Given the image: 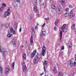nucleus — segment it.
<instances>
[{"instance_id":"obj_1","label":"nucleus","mask_w":76,"mask_h":76,"mask_svg":"<svg viewBox=\"0 0 76 76\" xmlns=\"http://www.w3.org/2000/svg\"><path fill=\"white\" fill-rule=\"evenodd\" d=\"M66 27V25L65 24H64L63 25L62 27L60 29L59 34H60L61 41V39L62 38V35H63L62 31H63L64 32H67V31H68V29L67 28L65 29Z\"/></svg>"},{"instance_id":"obj_2","label":"nucleus","mask_w":76,"mask_h":76,"mask_svg":"<svg viewBox=\"0 0 76 76\" xmlns=\"http://www.w3.org/2000/svg\"><path fill=\"white\" fill-rule=\"evenodd\" d=\"M0 53H2V56L4 57H5L7 54V52L5 48H2L0 45Z\"/></svg>"},{"instance_id":"obj_3","label":"nucleus","mask_w":76,"mask_h":76,"mask_svg":"<svg viewBox=\"0 0 76 76\" xmlns=\"http://www.w3.org/2000/svg\"><path fill=\"white\" fill-rule=\"evenodd\" d=\"M46 53V47H45V46H43L42 49L41 54L43 56H44Z\"/></svg>"},{"instance_id":"obj_4","label":"nucleus","mask_w":76,"mask_h":76,"mask_svg":"<svg viewBox=\"0 0 76 76\" xmlns=\"http://www.w3.org/2000/svg\"><path fill=\"white\" fill-rule=\"evenodd\" d=\"M9 10H10V9L9 8L8 9L7 11H6L5 12L3 16V18H7V16H8L10 15V12H9Z\"/></svg>"},{"instance_id":"obj_5","label":"nucleus","mask_w":76,"mask_h":76,"mask_svg":"<svg viewBox=\"0 0 76 76\" xmlns=\"http://www.w3.org/2000/svg\"><path fill=\"white\" fill-rule=\"evenodd\" d=\"M23 72H26V71L27 70V68H26V66L25 64V62H23Z\"/></svg>"},{"instance_id":"obj_6","label":"nucleus","mask_w":76,"mask_h":76,"mask_svg":"<svg viewBox=\"0 0 76 76\" xmlns=\"http://www.w3.org/2000/svg\"><path fill=\"white\" fill-rule=\"evenodd\" d=\"M56 12L60 13V12L63 11L62 8L61 7H59L56 8Z\"/></svg>"},{"instance_id":"obj_7","label":"nucleus","mask_w":76,"mask_h":76,"mask_svg":"<svg viewBox=\"0 0 76 76\" xmlns=\"http://www.w3.org/2000/svg\"><path fill=\"white\" fill-rule=\"evenodd\" d=\"M73 15H74V16H75V14H73V11L71 10L70 12V13L68 15V17L69 18L71 19V18H72L73 17Z\"/></svg>"},{"instance_id":"obj_8","label":"nucleus","mask_w":76,"mask_h":76,"mask_svg":"<svg viewBox=\"0 0 76 76\" xmlns=\"http://www.w3.org/2000/svg\"><path fill=\"white\" fill-rule=\"evenodd\" d=\"M10 32L12 33L13 35L16 34V32H15V31L13 29V28H12V27H10Z\"/></svg>"},{"instance_id":"obj_9","label":"nucleus","mask_w":76,"mask_h":76,"mask_svg":"<svg viewBox=\"0 0 76 76\" xmlns=\"http://www.w3.org/2000/svg\"><path fill=\"white\" fill-rule=\"evenodd\" d=\"M68 64L70 66H73V62L71 60H69V61Z\"/></svg>"},{"instance_id":"obj_10","label":"nucleus","mask_w":76,"mask_h":76,"mask_svg":"<svg viewBox=\"0 0 76 76\" xmlns=\"http://www.w3.org/2000/svg\"><path fill=\"white\" fill-rule=\"evenodd\" d=\"M39 59H37V58H35L34 59L33 63L34 64H37L38 62Z\"/></svg>"},{"instance_id":"obj_11","label":"nucleus","mask_w":76,"mask_h":76,"mask_svg":"<svg viewBox=\"0 0 76 76\" xmlns=\"http://www.w3.org/2000/svg\"><path fill=\"white\" fill-rule=\"evenodd\" d=\"M30 44L31 45H34V42H33V36L31 35L30 39Z\"/></svg>"},{"instance_id":"obj_12","label":"nucleus","mask_w":76,"mask_h":76,"mask_svg":"<svg viewBox=\"0 0 76 76\" xmlns=\"http://www.w3.org/2000/svg\"><path fill=\"white\" fill-rule=\"evenodd\" d=\"M35 58H37L38 60L40 59L41 58V55L40 53H38L37 55V57Z\"/></svg>"},{"instance_id":"obj_13","label":"nucleus","mask_w":76,"mask_h":76,"mask_svg":"<svg viewBox=\"0 0 76 76\" xmlns=\"http://www.w3.org/2000/svg\"><path fill=\"white\" fill-rule=\"evenodd\" d=\"M12 42L14 47H16V40L14 39H13L12 41Z\"/></svg>"},{"instance_id":"obj_14","label":"nucleus","mask_w":76,"mask_h":76,"mask_svg":"<svg viewBox=\"0 0 76 76\" xmlns=\"http://www.w3.org/2000/svg\"><path fill=\"white\" fill-rule=\"evenodd\" d=\"M37 53V51L36 50H34L33 52L31 55V58H33V57H34V56H35V53Z\"/></svg>"},{"instance_id":"obj_15","label":"nucleus","mask_w":76,"mask_h":76,"mask_svg":"<svg viewBox=\"0 0 76 76\" xmlns=\"http://www.w3.org/2000/svg\"><path fill=\"white\" fill-rule=\"evenodd\" d=\"M12 4L13 5V6L15 7H16V8L18 7V5L16 4V1H13L12 2Z\"/></svg>"},{"instance_id":"obj_16","label":"nucleus","mask_w":76,"mask_h":76,"mask_svg":"<svg viewBox=\"0 0 76 76\" xmlns=\"http://www.w3.org/2000/svg\"><path fill=\"white\" fill-rule=\"evenodd\" d=\"M10 70V69H9L8 68H6L5 72V75H7L8 73H9V71Z\"/></svg>"},{"instance_id":"obj_17","label":"nucleus","mask_w":76,"mask_h":76,"mask_svg":"<svg viewBox=\"0 0 76 76\" xmlns=\"http://www.w3.org/2000/svg\"><path fill=\"white\" fill-rule=\"evenodd\" d=\"M72 42H70V41H69L68 42V43L67 44V45L69 47V48H70L71 47H72Z\"/></svg>"},{"instance_id":"obj_18","label":"nucleus","mask_w":76,"mask_h":76,"mask_svg":"<svg viewBox=\"0 0 76 76\" xmlns=\"http://www.w3.org/2000/svg\"><path fill=\"white\" fill-rule=\"evenodd\" d=\"M34 12H37L38 10L37 9V5L34 6Z\"/></svg>"},{"instance_id":"obj_19","label":"nucleus","mask_w":76,"mask_h":76,"mask_svg":"<svg viewBox=\"0 0 76 76\" xmlns=\"http://www.w3.org/2000/svg\"><path fill=\"white\" fill-rule=\"evenodd\" d=\"M42 35L43 36H45L46 35V32L45 31H42Z\"/></svg>"},{"instance_id":"obj_20","label":"nucleus","mask_w":76,"mask_h":76,"mask_svg":"<svg viewBox=\"0 0 76 76\" xmlns=\"http://www.w3.org/2000/svg\"><path fill=\"white\" fill-rule=\"evenodd\" d=\"M26 53H24L23 54V60H26Z\"/></svg>"},{"instance_id":"obj_21","label":"nucleus","mask_w":76,"mask_h":76,"mask_svg":"<svg viewBox=\"0 0 76 76\" xmlns=\"http://www.w3.org/2000/svg\"><path fill=\"white\" fill-rule=\"evenodd\" d=\"M31 31L32 34H33L32 33H33V32L34 31V28H33V27H31Z\"/></svg>"},{"instance_id":"obj_22","label":"nucleus","mask_w":76,"mask_h":76,"mask_svg":"<svg viewBox=\"0 0 76 76\" xmlns=\"http://www.w3.org/2000/svg\"><path fill=\"white\" fill-rule=\"evenodd\" d=\"M76 25V24H74L72 25L71 28L72 29H75V26Z\"/></svg>"},{"instance_id":"obj_23","label":"nucleus","mask_w":76,"mask_h":76,"mask_svg":"<svg viewBox=\"0 0 76 76\" xmlns=\"http://www.w3.org/2000/svg\"><path fill=\"white\" fill-rule=\"evenodd\" d=\"M11 67L13 69H14V67H15V63L13 62L11 64Z\"/></svg>"},{"instance_id":"obj_24","label":"nucleus","mask_w":76,"mask_h":76,"mask_svg":"<svg viewBox=\"0 0 76 76\" xmlns=\"http://www.w3.org/2000/svg\"><path fill=\"white\" fill-rule=\"evenodd\" d=\"M29 18L30 20H31L32 19V14H31L29 15Z\"/></svg>"},{"instance_id":"obj_25","label":"nucleus","mask_w":76,"mask_h":76,"mask_svg":"<svg viewBox=\"0 0 76 76\" xmlns=\"http://www.w3.org/2000/svg\"><path fill=\"white\" fill-rule=\"evenodd\" d=\"M0 71L1 73H3V69L1 66H0Z\"/></svg>"},{"instance_id":"obj_26","label":"nucleus","mask_w":76,"mask_h":76,"mask_svg":"<svg viewBox=\"0 0 76 76\" xmlns=\"http://www.w3.org/2000/svg\"><path fill=\"white\" fill-rule=\"evenodd\" d=\"M58 76H63V74L62 73H61V72H59V73H58Z\"/></svg>"},{"instance_id":"obj_27","label":"nucleus","mask_w":76,"mask_h":76,"mask_svg":"<svg viewBox=\"0 0 76 76\" xmlns=\"http://www.w3.org/2000/svg\"><path fill=\"white\" fill-rule=\"evenodd\" d=\"M64 16L65 17H67L68 16H69V14H68L67 12H66L64 14Z\"/></svg>"},{"instance_id":"obj_28","label":"nucleus","mask_w":76,"mask_h":76,"mask_svg":"<svg viewBox=\"0 0 76 76\" xmlns=\"http://www.w3.org/2000/svg\"><path fill=\"white\" fill-rule=\"evenodd\" d=\"M48 64V61H44V64H45V65H47Z\"/></svg>"},{"instance_id":"obj_29","label":"nucleus","mask_w":76,"mask_h":76,"mask_svg":"<svg viewBox=\"0 0 76 76\" xmlns=\"http://www.w3.org/2000/svg\"><path fill=\"white\" fill-rule=\"evenodd\" d=\"M5 26L6 28H9V24L8 23L6 24L5 25Z\"/></svg>"},{"instance_id":"obj_30","label":"nucleus","mask_w":76,"mask_h":76,"mask_svg":"<svg viewBox=\"0 0 76 76\" xmlns=\"http://www.w3.org/2000/svg\"><path fill=\"white\" fill-rule=\"evenodd\" d=\"M64 4H65V1H63L62 2H61V4H62V6L64 5Z\"/></svg>"},{"instance_id":"obj_31","label":"nucleus","mask_w":76,"mask_h":76,"mask_svg":"<svg viewBox=\"0 0 76 76\" xmlns=\"http://www.w3.org/2000/svg\"><path fill=\"white\" fill-rule=\"evenodd\" d=\"M58 22V20L57 19L55 23V24L56 25L57 24V23Z\"/></svg>"},{"instance_id":"obj_32","label":"nucleus","mask_w":76,"mask_h":76,"mask_svg":"<svg viewBox=\"0 0 76 76\" xmlns=\"http://www.w3.org/2000/svg\"><path fill=\"white\" fill-rule=\"evenodd\" d=\"M51 7L53 9H56V7L53 5H52Z\"/></svg>"},{"instance_id":"obj_33","label":"nucleus","mask_w":76,"mask_h":76,"mask_svg":"<svg viewBox=\"0 0 76 76\" xmlns=\"http://www.w3.org/2000/svg\"><path fill=\"white\" fill-rule=\"evenodd\" d=\"M9 34L7 35V38H10V33H9V31H8Z\"/></svg>"},{"instance_id":"obj_34","label":"nucleus","mask_w":76,"mask_h":76,"mask_svg":"<svg viewBox=\"0 0 76 76\" xmlns=\"http://www.w3.org/2000/svg\"><path fill=\"white\" fill-rule=\"evenodd\" d=\"M53 71H54L55 73H57V69H54L53 70Z\"/></svg>"},{"instance_id":"obj_35","label":"nucleus","mask_w":76,"mask_h":76,"mask_svg":"<svg viewBox=\"0 0 76 76\" xmlns=\"http://www.w3.org/2000/svg\"><path fill=\"white\" fill-rule=\"evenodd\" d=\"M69 9L67 8L65 10V11H66V12H68V11H69Z\"/></svg>"},{"instance_id":"obj_36","label":"nucleus","mask_w":76,"mask_h":76,"mask_svg":"<svg viewBox=\"0 0 76 76\" xmlns=\"http://www.w3.org/2000/svg\"><path fill=\"white\" fill-rule=\"evenodd\" d=\"M14 28L15 29H16L17 28V25L16 24H15L14 25Z\"/></svg>"},{"instance_id":"obj_37","label":"nucleus","mask_w":76,"mask_h":76,"mask_svg":"<svg viewBox=\"0 0 76 76\" xmlns=\"http://www.w3.org/2000/svg\"><path fill=\"white\" fill-rule=\"evenodd\" d=\"M45 20H46V21H48V20H49V18H45Z\"/></svg>"},{"instance_id":"obj_38","label":"nucleus","mask_w":76,"mask_h":76,"mask_svg":"<svg viewBox=\"0 0 76 76\" xmlns=\"http://www.w3.org/2000/svg\"><path fill=\"white\" fill-rule=\"evenodd\" d=\"M2 6H3V7H6V4H2Z\"/></svg>"},{"instance_id":"obj_39","label":"nucleus","mask_w":76,"mask_h":76,"mask_svg":"<svg viewBox=\"0 0 76 76\" xmlns=\"http://www.w3.org/2000/svg\"><path fill=\"white\" fill-rule=\"evenodd\" d=\"M3 9H4V8H3V7H1L0 8V11H2V10H3Z\"/></svg>"},{"instance_id":"obj_40","label":"nucleus","mask_w":76,"mask_h":76,"mask_svg":"<svg viewBox=\"0 0 76 76\" xmlns=\"http://www.w3.org/2000/svg\"><path fill=\"white\" fill-rule=\"evenodd\" d=\"M35 4L36 5V6H37V0H36L35 1Z\"/></svg>"},{"instance_id":"obj_41","label":"nucleus","mask_w":76,"mask_h":76,"mask_svg":"<svg viewBox=\"0 0 76 76\" xmlns=\"http://www.w3.org/2000/svg\"><path fill=\"white\" fill-rule=\"evenodd\" d=\"M64 49V46H63L61 48V50H63Z\"/></svg>"},{"instance_id":"obj_42","label":"nucleus","mask_w":76,"mask_h":76,"mask_svg":"<svg viewBox=\"0 0 76 76\" xmlns=\"http://www.w3.org/2000/svg\"><path fill=\"white\" fill-rule=\"evenodd\" d=\"M76 62H75L74 63H73V66H76Z\"/></svg>"},{"instance_id":"obj_43","label":"nucleus","mask_w":76,"mask_h":76,"mask_svg":"<svg viewBox=\"0 0 76 76\" xmlns=\"http://www.w3.org/2000/svg\"><path fill=\"white\" fill-rule=\"evenodd\" d=\"M44 75V72H42V73L41 74H39V76H41L42 75Z\"/></svg>"},{"instance_id":"obj_44","label":"nucleus","mask_w":76,"mask_h":76,"mask_svg":"<svg viewBox=\"0 0 76 76\" xmlns=\"http://www.w3.org/2000/svg\"><path fill=\"white\" fill-rule=\"evenodd\" d=\"M57 27H55L54 28V31H57Z\"/></svg>"},{"instance_id":"obj_45","label":"nucleus","mask_w":76,"mask_h":76,"mask_svg":"<svg viewBox=\"0 0 76 76\" xmlns=\"http://www.w3.org/2000/svg\"><path fill=\"white\" fill-rule=\"evenodd\" d=\"M69 8H70V9H72V8H73V7L72 6H69Z\"/></svg>"},{"instance_id":"obj_46","label":"nucleus","mask_w":76,"mask_h":76,"mask_svg":"<svg viewBox=\"0 0 76 76\" xmlns=\"http://www.w3.org/2000/svg\"><path fill=\"white\" fill-rule=\"evenodd\" d=\"M44 70L45 72V71H46V70L45 69V66H44Z\"/></svg>"},{"instance_id":"obj_47","label":"nucleus","mask_w":76,"mask_h":76,"mask_svg":"<svg viewBox=\"0 0 76 76\" xmlns=\"http://www.w3.org/2000/svg\"><path fill=\"white\" fill-rule=\"evenodd\" d=\"M45 23H44V24H43L42 25V27H44L45 26Z\"/></svg>"},{"instance_id":"obj_48","label":"nucleus","mask_w":76,"mask_h":76,"mask_svg":"<svg viewBox=\"0 0 76 76\" xmlns=\"http://www.w3.org/2000/svg\"><path fill=\"white\" fill-rule=\"evenodd\" d=\"M13 36V34H10V38L11 37H12Z\"/></svg>"},{"instance_id":"obj_49","label":"nucleus","mask_w":76,"mask_h":76,"mask_svg":"<svg viewBox=\"0 0 76 76\" xmlns=\"http://www.w3.org/2000/svg\"><path fill=\"white\" fill-rule=\"evenodd\" d=\"M21 31H22V28H20V30H19V32H21Z\"/></svg>"},{"instance_id":"obj_50","label":"nucleus","mask_w":76,"mask_h":76,"mask_svg":"<svg viewBox=\"0 0 76 76\" xmlns=\"http://www.w3.org/2000/svg\"><path fill=\"white\" fill-rule=\"evenodd\" d=\"M35 28L37 29H38V27L37 26H36L35 27Z\"/></svg>"},{"instance_id":"obj_51","label":"nucleus","mask_w":76,"mask_h":76,"mask_svg":"<svg viewBox=\"0 0 76 76\" xmlns=\"http://www.w3.org/2000/svg\"><path fill=\"white\" fill-rule=\"evenodd\" d=\"M17 2H20V0H16Z\"/></svg>"},{"instance_id":"obj_52","label":"nucleus","mask_w":76,"mask_h":76,"mask_svg":"<svg viewBox=\"0 0 76 76\" xmlns=\"http://www.w3.org/2000/svg\"><path fill=\"white\" fill-rule=\"evenodd\" d=\"M39 25V24L38 23H37V26H38Z\"/></svg>"},{"instance_id":"obj_53","label":"nucleus","mask_w":76,"mask_h":76,"mask_svg":"<svg viewBox=\"0 0 76 76\" xmlns=\"http://www.w3.org/2000/svg\"><path fill=\"white\" fill-rule=\"evenodd\" d=\"M72 75L74 76L75 75V73H73L72 74Z\"/></svg>"},{"instance_id":"obj_54","label":"nucleus","mask_w":76,"mask_h":76,"mask_svg":"<svg viewBox=\"0 0 76 76\" xmlns=\"http://www.w3.org/2000/svg\"><path fill=\"white\" fill-rule=\"evenodd\" d=\"M53 69H54V70H56V67H54Z\"/></svg>"},{"instance_id":"obj_55","label":"nucleus","mask_w":76,"mask_h":76,"mask_svg":"<svg viewBox=\"0 0 76 76\" xmlns=\"http://www.w3.org/2000/svg\"><path fill=\"white\" fill-rule=\"evenodd\" d=\"M75 60H76V55H75Z\"/></svg>"},{"instance_id":"obj_56","label":"nucleus","mask_w":76,"mask_h":76,"mask_svg":"<svg viewBox=\"0 0 76 76\" xmlns=\"http://www.w3.org/2000/svg\"><path fill=\"white\" fill-rule=\"evenodd\" d=\"M38 50H40L41 49V48H40V47H39V48H38Z\"/></svg>"},{"instance_id":"obj_57","label":"nucleus","mask_w":76,"mask_h":76,"mask_svg":"<svg viewBox=\"0 0 76 76\" xmlns=\"http://www.w3.org/2000/svg\"><path fill=\"white\" fill-rule=\"evenodd\" d=\"M44 3H43L42 4V6H44Z\"/></svg>"},{"instance_id":"obj_58","label":"nucleus","mask_w":76,"mask_h":76,"mask_svg":"<svg viewBox=\"0 0 76 76\" xmlns=\"http://www.w3.org/2000/svg\"><path fill=\"white\" fill-rule=\"evenodd\" d=\"M24 47V46H22V48H23Z\"/></svg>"},{"instance_id":"obj_59","label":"nucleus","mask_w":76,"mask_h":76,"mask_svg":"<svg viewBox=\"0 0 76 76\" xmlns=\"http://www.w3.org/2000/svg\"><path fill=\"white\" fill-rule=\"evenodd\" d=\"M75 34H76V31L75 32Z\"/></svg>"},{"instance_id":"obj_60","label":"nucleus","mask_w":76,"mask_h":76,"mask_svg":"<svg viewBox=\"0 0 76 76\" xmlns=\"http://www.w3.org/2000/svg\"><path fill=\"white\" fill-rule=\"evenodd\" d=\"M37 15H38V16H39V14H37Z\"/></svg>"},{"instance_id":"obj_61","label":"nucleus","mask_w":76,"mask_h":76,"mask_svg":"<svg viewBox=\"0 0 76 76\" xmlns=\"http://www.w3.org/2000/svg\"><path fill=\"white\" fill-rule=\"evenodd\" d=\"M49 76H52V75H50Z\"/></svg>"},{"instance_id":"obj_62","label":"nucleus","mask_w":76,"mask_h":76,"mask_svg":"<svg viewBox=\"0 0 76 76\" xmlns=\"http://www.w3.org/2000/svg\"><path fill=\"white\" fill-rule=\"evenodd\" d=\"M60 54H61V53H60Z\"/></svg>"},{"instance_id":"obj_63","label":"nucleus","mask_w":76,"mask_h":76,"mask_svg":"<svg viewBox=\"0 0 76 76\" xmlns=\"http://www.w3.org/2000/svg\"><path fill=\"white\" fill-rule=\"evenodd\" d=\"M26 43H27V42H26Z\"/></svg>"},{"instance_id":"obj_64","label":"nucleus","mask_w":76,"mask_h":76,"mask_svg":"<svg viewBox=\"0 0 76 76\" xmlns=\"http://www.w3.org/2000/svg\"><path fill=\"white\" fill-rule=\"evenodd\" d=\"M6 76H7L6 75Z\"/></svg>"}]
</instances>
